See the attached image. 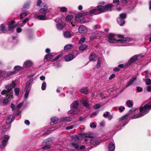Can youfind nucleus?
I'll use <instances>...</instances> for the list:
<instances>
[{
    "label": "nucleus",
    "instance_id": "603ef678",
    "mask_svg": "<svg viewBox=\"0 0 151 151\" xmlns=\"http://www.w3.org/2000/svg\"><path fill=\"white\" fill-rule=\"evenodd\" d=\"M86 38L84 37H82L79 41L80 44L83 43L85 41Z\"/></svg>",
    "mask_w": 151,
    "mask_h": 151
},
{
    "label": "nucleus",
    "instance_id": "7ed1b4c3",
    "mask_svg": "<svg viewBox=\"0 0 151 151\" xmlns=\"http://www.w3.org/2000/svg\"><path fill=\"white\" fill-rule=\"evenodd\" d=\"M48 12V6L46 4H43L42 7L40 10L38 14H35L34 17L40 20H45L47 19L46 14Z\"/></svg>",
    "mask_w": 151,
    "mask_h": 151
},
{
    "label": "nucleus",
    "instance_id": "9d476101",
    "mask_svg": "<svg viewBox=\"0 0 151 151\" xmlns=\"http://www.w3.org/2000/svg\"><path fill=\"white\" fill-rule=\"evenodd\" d=\"M139 55H135L133 56L128 61L129 65L132 64V63L138 60L139 57Z\"/></svg>",
    "mask_w": 151,
    "mask_h": 151
},
{
    "label": "nucleus",
    "instance_id": "bf43d9fd",
    "mask_svg": "<svg viewBox=\"0 0 151 151\" xmlns=\"http://www.w3.org/2000/svg\"><path fill=\"white\" fill-rule=\"evenodd\" d=\"M110 113L109 111H106V112L105 113H104L103 115V116L104 117H107L108 116H109V114Z\"/></svg>",
    "mask_w": 151,
    "mask_h": 151
},
{
    "label": "nucleus",
    "instance_id": "052dcab7",
    "mask_svg": "<svg viewBox=\"0 0 151 151\" xmlns=\"http://www.w3.org/2000/svg\"><path fill=\"white\" fill-rule=\"evenodd\" d=\"M35 75V73H34L28 76H27V78L28 79H34L33 78V76Z\"/></svg>",
    "mask_w": 151,
    "mask_h": 151
},
{
    "label": "nucleus",
    "instance_id": "680f3d73",
    "mask_svg": "<svg viewBox=\"0 0 151 151\" xmlns=\"http://www.w3.org/2000/svg\"><path fill=\"white\" fill-rule=\"evenodd\" d=\"M9 102V100L7 99H5L3 100V103L4 104H7Z\"/></svg>",
    "mask_w": 151,
    "mask_h": 151
},
{
    "label": "nucleus",
    "instance_id": "ddd939ff",
    "mask_svg": "<svg viewBox=\"0 0 151 151\" xmlns=\"http://www.w3.org/2000/svg\"><path fill=\"white\" fill-rule=\"evenodd\" d=\"M136 77H133L130 78L129 81L127 85L125 86V88H127L130 86L136 80Z\"/></svg>",
    "mask_w": 151,
    "mask_h": 151
},
{
    "label": "nucleus",
    "instance_id": "2f4dec72",
    "mask_svg": "<svg viewBox=\"0 0 151 151\" xmlns=\"http://www.w3.org/2000/svg\"><path fill=\"white\" fill-rule=\"evenodd\" d=\"M77 143L73 142L72 143L71 145L73 147H74L76 150L78 151L79 145L77 144Z\"/></svg>",
    "mask_w": 151,
    "mask_h": 151
},
{
    "label": "nucleus",
    "instance_id": "473e14b6",
    "mask_svg": "<svg viewBox=\"0 0 151 151\" xmlns=\"http://www.w3.org/2000/svg\"><path fill=\"white\" fill-rule=\"evenodd\" d=\"M72 118L70 117H65L62 118V121L65 122L70 121L72 120Z\"/></svg>",
    "mask_w": 151,
    "mask_h": 151
},
{
    "label": "nucleus",
    "instance_id": "2eb2a0df",
    "mask_svg": "<svg viewBox=\"0 0 151 151\" xmlns=\"http://www.w3.org/2000/svg\"><path fill=\"white\" fill-rule=\"evenodd\" d=\"M31 4V2L28 1L26 3L22 9V11H25L28 9Z\"/></svg>",
    "mask_w": 151,
    "mask_h": 151
},
{
    "label": "nucleus",
    "instance_id": "6ab92c4d",
    "mask_svg": "<svg viewBox=\"0 0 151 151\" xmlns=\"http://www.w3.org/2000/svg\"><path fill=\"white\" fill-rule=\"evenodd\" d=\"M90 142L91 145H94V146H96L99 143L98 140L94 139H91L90 140Z\"/></svg>",
    "mask_w": 151,
    "mask_h": 151
},
{
    "label": "nucleus",
    "instance_id": "423d86ee",
    "mask_svg": "<svg viewBox=\"0 0 151 151\" xmlns=\"http://www.w3.org/2000/svg\"><path fill=\"white\" fill-rule=\"evenodd\" d=\"M113 6L112 4H108L104 6L99 5H98V8L101 9L102 13H103L106 11H111Z\"/></svg>",
    "mask_w": 151,
    "mask_h": 151
},
{
    "label": "nucleus",
    "instance_id": "4c0bfd02",
    "mask_svg": "<svg viewBox=\"0 0 151 151\" xmlns=\"http://www.w3.org/2000/svg\"><path fill=\"white\" fill-rule=\"evenodd\" d=\"M22 67L19 65L16 66L14 67V71L15 73L18 72V71L22 68Z\"/></svg>",
    "mask_w": 151,
    "mask_h": 151
},
{
    "label": "nucleus",
    "instance_id": "09e8293b",
    "mask_svg": "<svg viewBox=\"0 0 151 151\" xmlns=\"http://www.w3.org/2000/svg\"><path fill=\"white\" fill-rule=\"evenodd\" d=\"M25 92L24 94V99L26 100L28 98L29 94V92L28 91H25Z\"/></svg>",
    "mask_w": 151,
    "mask_h": 151
},
{
    "label": "nucleus",
    "instance_id": "393cba45",
    "mask_svg": "<svg viewBox=\"0 0 151 151\" xmlns=\"http://www.w3.org/2000/svg\"><path fill=\"white\" fill-rule=\"evenodd\" d=\"M0 30L2 33H5V31L6 30V28L5 24H1L0 25Z\"/></svg>",
    "mask_w": 151,
    "mask_h": 151
},
{
    "label": "nucleus",
    "instance_id": "f3484780",
    "mask_svg": "<svg viewBox=\"0 0 151 151\" xmlns=\"http://www.w3.org/2000/svg\"><path fill=\"white\" fill-rule=\"evenodd\" d=\"M14 117L13 115H10L9 116L7 119L6 123L7 124H9L12 122L14 120Z\"/></svg>",
    "mask_w": 151,
    "mask_h": 151
},
{
    "label": "nucleus",
    "instance_id": "e433bc0d",
    "mask_svg": "<svg viewBox=\"0 0 151 151\" xmlns=\"http://www.w3.org/2000/svg\"><path fill=\"white\" fill-rule=\"evenodd\" d=\"M56 27L59 30H62L64 28V25L61 23H58L57 24Z\"/></svg>",
    "mask_w": 151,
    "mask_h": 151
},
{
    "label": "nucleus",
    "instance_id": "3c124183",
    "mask_svg": "<svg viewBox=\"0 0 151 151\" xmlns=\"http://www.w3.org/2000/svg\"><path fill=\"white\" fill-rule=\"evenodd\" d=\"M51 147V146L50 145H46L45 146H44L42 148V149L43 150H47L48 149L50 148Z\"/></svg>",
    "mask_w": 151,
    "mask_h": 151
},
{
    "label": "nucleus",
    "instance_id": "1a4fd4ad",
    "mask_svg": "<svg viewBox=\"0 0 151 151\" xmlns=\"http://www.w3.org/2000/svg\"><path fill=\"white\" fill-rule=\"evenodd\" d=\"M102 13L101 9L98 8V6L96 9H93L90 11V14L91 15H96Z\"/></svg>",
    "mask_w": 151,
    "mask_h": 151
},
{
    "label": "nucleus",
    "instance_id": "ea45409f",
    "mask_svg": "<svg viewBox=\"0 0 151 151\" xmlns=\"http://www.w3.org/2000/svg\"><path fill=\"white\" fill-rule=\"evenodd\" d=\"M128 116V114H125L122 116L119 119V121L121 122L122 121L124 120L125 119L127 116Z\"/></svg>",
    "mask_w": 151,
    "mask_h": 151
},
{
    "label": "nucleus",
    "instance_id": "0eeeda50",
    "mask_svg": "<svg viewBox=\"0 0 151 151\" xmlns=\"http://www.w3.org/2000/svg\"><path fill=\"white\" fill-rule=\"evenodd\" d=\"M126 17V15L125 14H120L119 17L117 19V22L121 26H123L125 23L124 19Z\"/></svg>",
    "mask_w": 151,
    "mask_h": 151
},
{
    "label": "nucleus",
    "instance_id": "49530a36",
    "mask_svg": "<svg viewBox=\"0 0 151 151\" xmlns=\"http://www.w3.org/2000/svg\"><path fill=\"white\" fill-rule=\"evenodd\" d=\"M46 83L45 82H43L42 85L41 89L42 90H45L46 89Z\"/></svg>",
    "mask_w": 151,
    "mask_h": 151
},
{
    "label": "nucleus",
    "instance_id": "37998d69",
    "mask_svg": "<svg viewBox=\"0 0 151 151\" xmlns=\"http://www.w3.org/2000/svg\"><path fill=\"white\" fill-rule=\"evenodd\" d=\"M34 79H29V80L27 81L26 84L31 86V85H32V83H34V82H33V81Z\"/></svg>",
    "mask_w": 151,
    "mask_h": 151
},
{
    "label": "nucleus",
    "instance_id": "39448f33",
    "mask_svg": "<svg viewBox=\"0 0 151 151\" xmlns=\"http://www.w3.org/2000/svg\"><path fill=\"white\" fill-rule=\"evenodd\" d=\"M9 138V136L8 135H5L1 138L2 143L0 144V148H3L6 145L7 142Z\"/></svg>",
    "mask_w": 151,
    "mask_h": 151
},
{
    "label": "nucleus",
    "instance_id": "6e6552de",
    "mask_svg": "<svg viewBox=\"0 0 151 151\" xmlns=\"http://www.w3.org/2000/svg\"><path fill=\"white\" fill-rule=\"evenodd\" d=\"M83 14L82 13L77 14L75 16V20L80 23H83L85 21V18L83 16Z\"/></svg>",
    "mask_w": 151,
    "mask_h": 151
},
{
    "label": "nucleus",
    "instance_id": "6e6d98bb",
    "mask_svg": "<svg viewBox=\"0 0 151 151\" xmlns=\"http://www.w3.org/2000/svg\"><path fill=\"white\" fill-rule=\"evenodd\" d=\"M23 104V102H22L21 103L19 104L16 107V108L17 109H19V108L21 107Z\"/></svg>",
    "mask_w": 151,
    "mask_h": 151
},
{
    "label": "nucleus",
    "instance_id": "f8f14e48",
    "mask_svg": "<svg viewBox=\"0 0 151 151\" xmlns=\"http://www.w3.org/2000/svg\"><path fill=\"white\" fill-rule=\"evenodd\" d=\"M87 28L82 25L80 26L78 28V31L80 33L84 34L87 32Z\"/></svg>",
    "mask_w": 151,
    "mask_h": 151
},
{
    "label": "nucleus",
    "instance_id": "72a5a7b5",
    "mask_svg": "<svg viewBox=\"0 0 151 151\" xmlns=\"http://www.w3.org/2000/svg\"><path fill=\"white\" fill-rule=\"evenodd\" d=\"M59 11L61 12H65L67 11V8L65 6H62L58 8Z\"/></svg>",
    "mask_w": 151,
    "mask_h": 151
},
{
    "label": "nucleus",
    "instance_id": "5fc2aeb1",
    "mask_svg": "<svg viewBox=\"0 0 151 151\" xmlns=\"http://www.w3.org/2000/svg\"><path fill=\"white\" fill-rule=\"evenodd\" d=\"M136 109L134 108H132V109H130L128 113L127 114H128V115H130Z\"/></svg>",
    "mask_w": 151,
    "mask_h": 151
},
{
    "label": "nucleus",
    "instance_id": "a211bd4d",
    "mask_svg": "<svg viewBox=\"0 0 151 151\" xmlns=\"http://www.w3.org/2000/svg\"><path fill=\"white\" fill-rule=\"evenodd\" d=\"M33 64L32 62L29 60H27L24 63L23 65L26 67H29L31 66Z\"/></svg>",
    "mask_w": 151,
    "mask_h": 151
},
{
    "label": "nucleus",
    "instance_id": "7c9ffc66",
    "mask_svg": "<svg viewBox=\"0 0 151 151\" xmlns=\"http://www.w3.org/2000/svg\"><path fill=\"white\" fill-rule=\"evenodd\" d=\"M80 91L81 92L85 94H88V89L87 87L83 88H81Z\"/></svg>",
    "mask_w": 151,
    "mask_h": 151
},
{
    "label": "nucleus",
    "instance_id": "c85d7f7f",
    "mask_svg": "<svg viewBox=\"0 0 151 151\" xmlns=\"http://www.w3.org/2000/svg\"><path fill=\"white\" fill-rule=\"evenodd\" d=\"M14 21H12L10 24L8 26V29L9 31L12 30L14 28L15 26L14 25Z\"/></svg>",
    "mask_w": 151,
    "mask_h": 151
},
{
    "label": "nucleus",
    "instance_id": "9b49d317",
    "mask_svg": "<svg viewBox=\"0 0 151 151\" xmlns=\"http://www.w3.org/2000/svg\"><path fill=\"white\" fill-rule=\"evenodd\" d=\"M81 112L80 110L78 109L73 110H70L68 111V114H71L72 116H74L76 115H79L81 114Z\"/></svg>",
    "mask_w": 151,
    "mask_h": 151
},
{
    "label": "nucleus",
    "instance_id": "58836bf2",
    "mask_svg": "<svg viewBox=\"0 0 151 151\" xmlns=\"http://www.w3.org/2000/svg\"><path fill=\"white\" fill-rule=\"evenodd\" d=\"M129 65L128 62H127L125 64H120L118 65V67L119 68H124L127 67Z\"/></svg>",
    "mask_w": 151,
    "mask_h": 151
},
{
    "label": "nucleus",
    "instance_id": "0e129e2a",
    "mask_svg": "<svg viewBox=\"0 0 151 151\" xmlns=\"http://www.w3.org/2000/svg\"><path fill=\"white\" fill-rule=\"evenodd\" d=\"M42 2V1L41 0H38L36 4L37 6H40Z\"/></svg>",
    "mask_w": 151,
    "mask_h": 151
},
{
    "label": "nucleus",
    "instance_id": "c756f323",
    "mask_svg": "<svg viewBox=\"0 0 151 151\" xmlns=\"http://www.w3.org/2000/svg\"><path fill=\"white\" fill-rule=\"evenodd\" d=\"M89 59L91 61H95L96 60L95 55L92 53H91L89 57Z\"/></svg>",
    "mask_w": 151,
    "mask_h": 151
},
{
    "label": "nucleus",
    "instance_id": "f704fd0d",
    "mask_svg": "<svg viewBox=\"0 0 151 151\" xmlns=\"http://www.w3.org/2000/svg\"><path fill=\"white\" fill-rule=\"evenodd\" d=\"M79 140V138L77 135H74L73 136L72 138L73 142L78 143Z\"/></svg>",
    "mask_w": 151,
    "mask_h": 151
},
{
    "label": "nucleus",
    "instance_id": "69168bd1",
    "mask_svg": "<svg viewBox=\"0 0 151 151\" xmlns=\"http://www.w3.org/2000/svg\"><path fill=\"white\" fill-rule=\"evenodd\" d=\"M142 90L143 89L142 87H140L139 86H137V91L139 92H140L142 91Z\"/></svg>",
    "mask_w": 151,
    "mask_h": 151
},
{
    "label": "nucleus",
    "instance_id": "79ce46f5",
    "mask_svg": "<svg viewBox=\"0 0 151 151\" xmlns=\"http://www.w3.org/2000/svg\"><path fill=\"white\" fill-rule=\"evenodd\" d=\"M73 18V16L71 15H68L66 16L65 19L66 21H70Z\"/></svg>",
    "mask_w": 151,
    "mask_h": 151
},
{
    "label": "nucleus",
    "instance_id": "4d7b16f0",
    "mask_svg": "<svg viewBox=\"0 0 151 151\" xmlns=\"http://www.w3.org/2000/svg\"><path fill=\"white\" fill-rule=\"evenodd\" d=\"M101 106L100 104H96L93 106V108L95 109H98Z\"/></svg>",
    "mask_w": 151,
    "mask_h": 151
},
{
    "label": "nucleus",
    "instance_id": "4468645a",
    "mask_svg": "<svg viewBox=\"0 0 151 151\" xmlns=\"http://www.w3.org/2000/svg\"><path fill=\"white\" fill-rule=\"evenodd\" d=\"M75 57L72 54L67 55L65 57V59L67 61H69L75 58Z\"/></svg>",
    "mask_w": 151,
    "mask_h": 151
},
{
    "label": "nucleus",
    "instance_id": "5701e85b",
    "mask_svg": "<svg viewBox=\"0 0 151 151\" xmlns=\"http://www.w3.org/2000/svg\"><path fill=\"white\" fill-rule=\"evenodd\" d=\"M29 20V19L28 18H26L25 19L22 21V23H18L17 24V26H19L22 27Z\"/></svg>",
    "mask_w": 151,
    "mask_h": 151
},
{
    "label": "nucleus",
    "instance_id": "a18cd8bd",
    "mask_svg": "<svg viewBox=\"0 0 151 151\" xmlns=\"http://www.w3.org/2000/svg\"><path fill=\"white\" fill-rule=\"evenodd\" d=\"M87 46L85 45H82L80 46L79 49L80 50L83 51L86 48Z\"/></svg>",
    "mask_w": 151,
    "mask_h": 151
},
{
    "label": "nucleus",
    "instance_id": "cd10ccee",
    "mask_svg": "<svg viewBox=\"0 0 151 151\" xmlns=\"http://www.w3.org/2000/svg\"><path fill=\"white\" fill-rule=\"evenodd\" d=\"M73 47V45L72 44H68L65 45L64 47V50H67L72 48Z\"/></svg>",
    "mask_w": 151,
    "mask_h": 151
},
{
    "label": "nucleus",
    "instance_id": "c9c22d12",
    "mask_svg": "<svg viewBox=\"0 0 151 151\" xmlns=\"http://www.w3.org/2000/svg\"><path fill=\"white\" fill-rule=\"evenodd\" d=\"M133 101L132 100H128L126 102L127 106L129 107H131L133 106Z\"/></svg>",
    "mask_w": 151,
    "mask_h": 151
},
{
    "label": "nucleus",
    "instance_id": "864d4df0",
    "mask_svg": "<svg viewBox=\"0 0 151 151\" xmlns=\"http://www.w3.org/2000/svg\"><path fill=\"white\" fill-rule=\"evenodd\" d=\"M125 109V107L124 106H120L118 109L119 111L120 112H122Z\"/></svg>",
    "mask_w": 151,
    "mask_h": 151
},
{
    "label": "nucleus",
    "instance_id": "774afa93",
    "mask_svg": "<svg viewBox=\"0 0 151 151\" xmlns=\"http://www.w3.org/2000/svg\"><path fill=\"white\" fill-rule=\"evenodd\" d=\"M79 149L78 150H83L85 149L86 147L84 145H83L81 146L80 147L79 146Z\"/></svg>",
    "mask_w": 151,
    "mask_h": 151
},
{
    "label": "nucleus",
    "instance_id": "13d9d810",
    "mask_svg": "<svg viewBox=\"0 0 151 151\" xmlns=\"http://www.w3.org/2000/svg\"><path fill=\"white\" fill-rule=\"evenodd\" d=\"M146 84L150 85L151 84V80L150 79H147L146 80Z\"/></svg>",
    "mask_w": 151,
    "mask_h": 151
},
{
    "label": "nucleus",
    "instance_id": "de8ad7c7",
    "mask_svg": "<svg viewBox=\"0 0 151 151\" xmlns=\"http://www.w3.org/2000/svg\"><path fill=\"white\" fill-rule=\"evenodd\" d=\"M14 91L15 95L17 96H18L20 92V90L19 88H15L14 89Z\"/></svg>",
    "mask_w": 151,
    "mask_h": 151
},
{
    "label": "nucleus",
    "instance_id": "aec40b11",
    "mask_svg": "<svg viewBox=\"0 0 151 151\" xmlns=\"http://www.w3.org/2000/svg\"><path fill=\"white\" fill-rule=\"evenodd\" d=\"M79 105L78 102L77 101H73L70 105V107L72 109H75Z\"/></svg>",
    "mask_w": 151,
    "mask_h": 151
},
{
    "label": "nucleus",
    "instance_id": "dca6fc26",
    "mask_svg": "<svg viewBox=\"0 0 151 151\" xmlns=\"http://www.w3.org/2000/svg\"><path fill=\"white\" fill-rule=\"evenodd\" d=\"M115 148V145L113 142L110 143L108 146L109 151H114Z\"/></svg>",
    "mask_w": 151,
    "mask_h": 151
},
{
    "label": "nucleus",
    "instance_id": "4be33fe9",
    "mask_svg": "<svg viewBox=\"0 0 151 151\" xmlns=\"http://www.w3.org/2000/svg\"><path fill=\"white\" fill-rule=\"evenodd\" d=\"M53 56L52 53H48L45 55L44 59L47 60H49L52 58Z\"/></svg>",
    "mask_w": 151,
    "mask_h": 151
},
{
    "label": "nucleus",
    "instance_id": "20e7f679",
    "mask_svg": "<svg viewBox=\"0 0 151 151\" xmlns=\"http://www.w3.org/2000/svg\"><path fill=\"white\" fill-rule=\"evenodd\" d=\"M15 83L12 82L10 85L6 86L5 87V88L7 91V92L6 93V96L9 99H11V98H12L13 93L12 90L15 87Z\"/></svg>",
    "mask_w": 151,
    "mask_h": 151
},
{
    "label": "nucleus",
    "instance_id": "c03bdc74",
    "mask_svg": "<svg viewBox=\"0 0 151 151\" xmlns=\"http://www.w3.org/2000/svg\"><path fill=\"white\" fill-rule=\"evenodd\" d=\"M31 86L28 85V84H26V86L25 88L24 89V91H30V88Z\"/></svg>",
    "mask_w": 151,
    "mask_h": 151
},
{
    "label": "nucleus",
    "instance_id": "b1692460",
    "mask_svg": "<svg viewBox=\"0 0 151 151\" xmlns=\"http://www.w3.org/2000/svg\"><path fill=\"white\" fill-rule=\"evenodd\" d=\"M63 35L65 37L68 38L71 37L73 36L72 34L68 31L65 32L64 33Z\"/></svg>",
    "mask_w": 151,
    "mask_h": 151
},
{
    "label": "nucleus",
    "instance_id": "412c9836",
    "mask_svg": "<svg viewBox=\"0 0 151 151\" xmlns=\"http://www.w3.org/2000/svg\"><path fill=\"white\" fill-rule=\"evenodd\" d=\"M80 102L84 106H85L87 108H89V105L88 101H85L82 99L80 100Z\"/></svg>",
    "mask_w": 151,
    "mask_h": 151
},
{
    "label": "nucleus",
    "instance_id": "f03ea898",
    "mask_svg": "<svg viewBox=\"0 0 151 151\" xmlns=\"http://www.w3.org/2000/svg\"><path fill=\"white\" fill-rule=\"evenodd\" d=\"M150 102L148 104L145 105L143 106L140 108L139 111L140 113L134 115L132 116V119H135L139 118L148 113L151 109V97L149 99Z\"/></svg>",
    "mask_w": 151,
    "mask_h": 151
},
{
    "label": "nucleus",
    "instance_id": "a19ab883",
    "mask_svg": "<svg viewBox=\"0 0 151 151\" xmlns=\"http://www.w3.org/2000/svg\"><path fill=\"white\" fill-rule=\"evenodd\" d=\"M99 111H97L95 112H93L90 115V116L91 118L93 117V116H96L97 114L99 113Z\"/></svg>",
    "mask_w": 151,
    "mask_h": 151
},
{
    "label": "nucleus",
    "instance_id": "a878e982",
    "mask_svg": "<svg viewBox=\"0 0 151 151\" xmlns=\"http://www.w3.org/2000/svg\"><path fill=\"white\" fill-rule=\"evenodd\" d=\"M81 135L82 136H84L86 137L85 139V140L86 142H87L88 140V139L87 138L90 139L92 137L90 134H82Z\"/></svg>",
    "mask_w": 151,
    "mask_h": 151
},
{
    "label": "nucleus",
    "instance_id": "8fccbe9b",
    "mask_svg": "<svg viewBox=\"0 0 151 151\" xmlns=\"http://www.w3.org/2000/svg\"><path fill=\"white\" fill-rule=\"evenodd\" d=\"M3 128L4 130L5 131H7L9 129L10 127L9 125H8L7 126H4Z\"/></svg>",
    "mask_w": 151,
    "mask_h": 151
},
{
    "label": "nucleus",
    "instance_id": "e2e57ef3",
    "mask_svg": "<svg viewBox=\"0 0 151 151\" xmlns=\"http://www.w3.org/2000/svg\"><path fill=\"white\" fill-rule=\"evenodd\" d=\"M149 70H147L145 71V72L146 73L145 77L146 78H147L148 77V75L149 74Z\"/></svg>",
    "mask_w": 151,
    "mask_h": 151
},
{
    "label": "nucleus",
    "instance_id": "bb28decb",
    "mask_svg": "<svg viewBox=\"0 0 151 151\" xmlns=\"http://www.w3.org/2000/svg\"><path fill=\"white\" fill-rule=\"evenodd\" d=\"M51 122L50 123V124L52 125L56 123L58 121V119L57 117H54L52 118L51 119Z\"/></svg>",
    "mask_w": 151,
    "mask_h": 151
},
{
    "label": "nucleus",
    "instance_id": "f257e3e1",
    "mask_svg": "<svg viewBox=\"0 0 151 151\" xmlns=\"http://www.w3.org/2000/svg\"><path fill=\"white\" fill-rule=\"evenodd\" d=\"M117 36L119 39L116 40L114 39L113 34H109L108 37V41L111 43H118V45H117V46H126L123 44L124 43L128 42L133 39L129 37H124V36L122 35H118Z\"/></svg>",
    "mask_w": 151,
    "mask_h": 151
},
{
    "label": "nucleus",
    "instance_id": "338daca9",
    "mask_svg": "<svg viewBox=\"0 0 151 151\" xmlns=\"http://www.w3.org/2000/svg\"><path fill=\"white\" fill-rule=\"evenodd\" d=\"M79 120L81 122H84L86 120L85 118H83L82 117L80 116L79 118Z\"/></svg>",
    "mask_w": 151,
    "mask_h": 151
}]
</instances>
